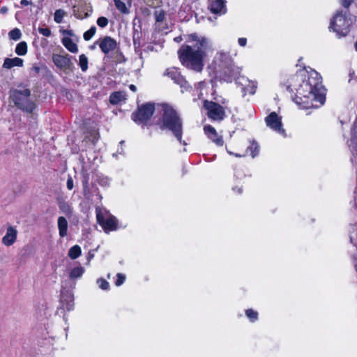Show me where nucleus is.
Returning <instances> with one entry per match:
<instances>
[{
  "mask_svg": "<svg viewBox=\"0 0 357 357\" xmlns=\"http://www.w3.org/2000/svg\"><path fill=\"white\" fill-rule=\"evenodd\" d=\"M296 91L293 100L302 109L318 107L323 105L326 101L325 89L321 83V77L316 71H312L307 75V79L305 77L303 79Z\"/></svg>",
  "mask_w": 357,
  "mask_h": 357,
  "instance_id": "obj_1",
  "label": "nucleus"
},
{
  "mask_svg": "<svg viewBox=\"0 0 357 357\" xmlns=\"http://www.w3.org/2000/svg\"><path fill=\"white\" fill-rule=\"evenodd\" d=\"M186 42L178 50L181 63L186 68L196 72H201L204 68V59L209 47L208 40L204 36L199 37L193 33L185 36Z\"/></svg>",
  "mask_w": 357,
  "mask_h": 357,
  "instance_id": "obj_2",
  "label": "nucleus"
},
{
  "mask_svg": "<svg viewBox=\"0 0 357 357\" xmlns=\"http://www.w3.org/2000/svg\"><path fill=\"white\" fill-rule=\"evenodd\" d=\"M162 116L157 123L159 128L162 130L171 131L180 143L186 145L185 142L182 140L183 121L178 112L166 103L162 105Z\"/></svg>",
  "mask_w": 357,
  "mask_h": 357,
  "instance_id": "obj_3",
  "label": "nucleus"
},
{
  "mask_svg": "<svg viewBox=\"0 0 357 357\" xmlns=\"http://www.w3.org/2000/svg\"><path fill=\"white\" fill-rule=\"evenodd\" d=\"M340 1L345 10H338L336 11L335 14L331 19L328 29L335 33L338 38H342L348 35L353 24L349 8L354 0Z\"/></svg>",
  "mask_w": 357,
  "mask_h": 357,
  "instance_id": "obj_4",
  "label": "nucleus"
},
{
  "mask_svg": "<svg viewBox=\"0 0 357 357\" xmlns=\"http://www.w3.org/2000/svg\"><path fill=\"white\" fill-rule=\"evenodd\" d=\"M218 60L220 68V80L231 83L234 79L237 82L238 76L240 75L241 68L234 65L232 58L229 53H220Z\"/></svg>",
  "mask_w": 357,
  "mask_h": 357,
  "instance_id": "obj_5",
  "label": "nucleus"
},
{
  "mask_svg": "<svg viewBox=\"0 0 357 357\" xmlns=\"http://www.w3.org/2000/svg\"><path fill=\"white\" fill-rule=\"evenodd\" d=\"M9 98L14 105L24 112L32 113L36 107L35 102L30 99L31 90L25 89L19 90L12 89L10 90Z\"/></svg>",
  "mask_w": 357,
  "mask_h": 357,
  "instance_id": "obj_6",
  "label": "nucleus"
},
{
  "mask_svg": "<svg viewBox=\"0 0 357 357\" xmlns=\"http://www.w3.org/2000/svg\"><path fill=\"white\" fill-rule=\"evenodd\" d=\"M155 112V104L153 102H146L138 105L136 110L131 114V119L137 124L142 125V127L147 125Z\"/></svg>",
  "mask_w": 357,
  "mask_h": 357,
  "instance_id": "obj_7",
  "label": "nucleus"
},
{
  "mask_svg": "<svg viewBox=\"0 0 357 357\" xmlns=\"http://www.w3.org/2000/svg\"><path fill=\"white\" fill-rule=\"evenodd\" d=\"M204 107L207 110L208 117L213 121H221L226 116L224 107L217 102L204 100Z\"/></svg>",
  "mask_w": 357,
  "mask_h": 357,
  "instance_id": "obj_8",
  "label": "nucleus"
},
{
  "mask_svg": "<svg viewBox=\"0 0 357 357\" xmlns=\"http://www.w3.org/2000/svg\"><path fill=\"white\" fill-rule=\"evenodd\" d=\"M96 219L98 223L102 226V229L106 232L107 231H115L118 229V220L113 215H110L105 219L100 211H97Z\"/></svg>",
  "mask_w": 357,
  "mask_h": 357,
  "instance_id": "obj_9",
  "label": "nucleus"
},
{
  "mask_svg": "<svg viewBox=\"0 0 357 357\" xmlns=\"http://www.w3.org/2000/svg\"><path fill=\"white\" fill-rule=\"evenodd\" d=\"M168 77H169L174 83L178 84L181 88L185 89V91L190 89L191 87L188 82L185 80L184 77L181 75V73L176 68H168L166 70V73Z\"/></svg>",
  "mask_w": 357,
  "mask_h": 357,
  "instance_id": "obj_10",
  "label": "nucleus"
},
{
  "mask_svg": "<svg viewBox=\"0 0 357 357\" xmlns=\"http://www.w3.org/2000/svg\"><path fill=\"white\" fill-rule=\"evenodd\" d=\"M71 56L68 54L61 55L54 54L52 55V61L54 65L59 69L71 70L73 63L70 59Z\"/></svg>",
  "mask_w": 357,
  "mask_h": 357,
  "instance_id": "obj_11",
  "label": "nucleus"
},
{
  "mask_svg": "<svg viewBox=\"0 0 357 357\" xmlns=\"http://www.w3.org/2000/svg\"><path fill=\"white\" fill-rule=\"evenodd\" d=\"M265 121L266 126L273 130L279 133L284 132V130L282 128L281 119L278 116L276 112H273L268 115L265 119Z\"/></svg>",
  "mask_w": 357,
  "mask_h": 357,
  "instance_id": "obj_12",
  "label": "nucleus"
},
{
  "mask_svg": "<svg viewBox=\"0 0 357 357\" xmlns=\"http://www.w3.org/2000/svg\"><path fill=\"white\" fill-rule=\"evenodd\" d=\"M98 46L102 53L107 54L116 50L117 42L114 38L107 36L99 39Z\"/></svg>",
  "mask_w": 357,
  "mask_h": 357,
  "instance_id": "obj_13",
  "label": "nucleus"
},
{
  "mask_svg": "<svg viewBox=\"0 0 357 357\" xmlns=\"http://www.w3.org/2000/svg\"><path fill=\"white\" fill-rule=\"evenodd\" d=\"M73 295L70 292L66 291L65 293H61L60 299L61 308L63 310H66L67 311H70L73 310Z\"/></svg>",
  "mask_w": 357,
  "mask_h": 357,
  "instance_id": "obj_14",
  "label": "nucleus"
},
{
  "mask_svg": "<svg viewBox=\"0 0 357 357\" xmlns=\"http://www.w3.org/2000/svg\"><path fill=\"white\" fill-rule=\"evenodd\" d=\"M17 231L12 226L6 229L5 236L2 238V243L6 246L12 245L17 240Z\"/></svg>",
  "mask_w": 357,
  "mask_h": 357,
  "instance_id": "obj_15",
  "label": "nucleus"
},
{
  "mask_svg": "<svg viewBox=\"0 0 357 357\" xmlns=\"http://www.w3.org/2000/svg\"><path fill=\"white\" fill-rule=\"evenodd\" d=\"M204 130L205 134L208 136V137L211 139L213 142H215L218 146H222L224 144V141L222 137H218V133L215 129L210 126H205L204 128Z\"/></svg>",
  "mask_w": 357,
  "mask_h": 357,
  "instance_id": "obj_16",
  "label": "nucleus"
},
{
  "mask_svg": "<svg viewBox=\"0 0 357 357\" xmlns=\"http://www.w3.org/2000/svg\"><path fill=\"white\" fill-rule=\"evenodd\" d=\"M89 174L87 172H82V184L83 187V195L84 197L90 199L93 196V192L89 187Z\"/></svg>",
  "mask_w": 357,
  "mask_h": 357,
  "instance_id": "obj_17",
  "label": "nucleus"
},
{
  "mask_svg": "<svg viewBox=\"0 0 357 357\" xmlns=\"http://www.w3.org/2000/svg\"><path fill=\"white\" fill-rule=\"evenodd\" d=\"M352 155H357V119L354 121L351 128V137L349 145Z\"/></svg>",
  "mask_w": 357,
  "mask_h": 357,
  "instance_id": "obj_18",
  "label": "nucleus"
},
{
  "mask_svg": "<svg viewBox=\"0 0 357 357\" xmlns=\"http://www.w3.org/2000/svg\"><path fill=\"white\" fill-rule=\"evenodd\" d=\"M211 12L215 14L220 13L225 9V0H211L208 5Z\"/></svg>",
  "mask_w": 357,
  "mask_h": 357,
  "instance_id": "obj_19",
  "label": "nucleus"
},
{
  "mask_svg": "<svg viewBox=\"0 0 357 357\" xmlns=\"http://www.w3.org/2000/svg\"><path fill=\"white\" fill-rule=\"evenodd\" d=\"M23 59L19 57H15L13 59L6 58L3 64V68L10 69L15 66L22 67L23 66Z\"/></svg>",
  "mask_w": 357,
  "mask_h": 357,
  "instance_id": "obj_20",
  "label": "nucleus"
},
{
  "mask_svg": "<svg viewBox=\"0 0 357 357\" xmlns=\"http://www.w3.org/2000/svg\"><path fill=\"white\" fill-rule=\"evenodd\" d=\"M58 229L59 236L62 238L67 236L68 232V221L67 220L63 217L60 216L57 220Z\"/></svg>",
  "mask_w": 357,
  "mask_h": 357,
  "instance_id": "obj_21",
  "label": "nucleus"
},
{
  "mask_svg": "<svg viewBox=\"0 0 357 357\" xmlns=\"http://www.w3.org/2000/svg\"><path fill=\"white\" fill-rule=\"evenodd\" d=\"M58 206L60 211L67 217L70 218L73 215V208L63 199L58 200Z\"/></svg>",
  "mask_w": 357,
  "mask_h": 357,
  "instance_id": "obj_22",
  "label": "nucleus"
},
{
  "mask_svg": "<svg viewBox=\"0 0 357 357\" xmlns=\"http://www.w3.org/2000/svg\"><path fill=\"white\" fill-rule=\"evenodd\" d=\"M63 46L70 52L77 53L78 52L77 45L73 41L70 37H64L61 40Z\"/></svg>",
  "mask_w": 357,
  "mask_h": 357,
  "instance_id": "obj_23",
  "label": "nucleus"
},
{
  "mask_svg": "<svg viewBox=\"0 0 357 357\" xmlns=\"http://www.w3.org/2000/svg\"><path fill=\"white\" fill-rule=\"evenodd\" d=\"M259 146L255 140L250 141V145L246 149V152H250L252 158L256 157L259 154Z\"/></svg>",
  "mask_w": 357,
  "mask_h": 357,
  "instance_id": "obj_24",
  "label": "nucleus"
},
{
  "mask_svg": "<svg viewBox=\"0 0 357 357\" xmlns=\"http://www.w3.org/2000/svg\"><path fill=\"white\" fill-rule=\"evenodd\" d=\"M123 99V95L121 91H115L110 94L109 102L112 105H117Z\"/></svg>",
  "mask_w": 357,
  "mask_h": 357,
  "instance_id": "obj_25",
  "label": "nucleus"
},
{
  "mask_svg": "<svg viewBox=\"0 0 357 357\" xmlns=\"http://www.w3.org/2000/svg\"><path fill=\"white\" fill-rule=\"evenodd\" d=\"M116 9L123 15H128L130 13L129 8L126 6V3L121 0H113Z\"/></svg>",
  "mask_w": 357,
  "mask_h": 357,
  "instance_id": "obj_26",
  "label": "nucleus"
},
{
  "mask_svg": "<svg viewBox=\"0 0 357 357\" xmlns=\"http://www.w3.org/2000/svg\"><path fill=\"white\" fill-rule=\"evenodd\" d=\"M15 53L19 56H24L27 52V44L24 41L19 43L15 50Z\"/></svg>",
  "mask_w": 357,
  "mask_h": 357,
  "instance_id": "obj_27",
  "label": "nucleus"
},
{
  "mask_svg": "<svg viewBox=\"0 0 357 357\" xmlns=\"http://www.w3.org/2000/svg\"><path fill=\"white\" fill-rule=\"evenodd\" d=\"M81 248L75 245L70 248L68 251V256L71 259H75L79 257L81 255Z\"/></svg>",
  "mask_w": 357,
  "mask_h": 357,
  "instance_id": "obj_28",
  "label": "nucleus"
},
{
  "mask_svg": "<svg viewBox=\"0 0 357 357\" xmlns=\"http://www.w3.org/2000/svg\"><path fill=\"white\" fill-rule=\"evenodd\" d=\"M84 272V268L82 266H77L73 268L70 273V278L71 279H76L80 278Z\"/></svg>",
  "mask_w": 357,
  "mask_h": 357,
  "instance_id": "obj_29",
  "label": "nucleus"
},
{
  "mask_svg": "<svg viewBox=\"0 0 357 357\" xmlns=\"http://www.w3.org/2000/svg\"><path fill=\"white\" fill-rule=\"evenodd\" d=\"M79 66L82 72H86L88 69V58L84 54L79 56Z\"/></svg>",
  "mask_w": 357,
  "mask_h": 357,
  "instance_id": "obj_30",
  "label": "nucleus"
},
{
  "mask_svg": "<svg viewBox=\"0 0 357 357\" xmlns=\"http://www.w3.org/2000/svg\"><path fill=\"white\" fill-rule=\"evenodd\" d=\"M153 15L155 22L158 23L162 22L165 19V12L162 9H156L153 13Z\"/></svg>",
  "mask_w": 357,
  "mask_h": 357,
  "instance_id": "obj_31",
  "label": "nucleus"
},
{
  "mask_svg": "<svg viewBox=\"0 0 357 357\" xmlns=\"http://www.w3.org/2000/svg\"><path fill=\"white\" fill-rule=\"evenodd\" d=\"M142 37V33L139 31V33H132V41L133 45L135 48V51L137 52V49L140 48V38Z\"/></svg>",
  "mask_w": 357,
  "mask_h": 357,
  "instance_id": "obj_32",
  "label": "nucleus"
},
{
  "mask_svg": "<svg viewBox=\"0 0 357 357\" xmlns=\"http://www.w3.org/2000/svg\"><path fill=\"white\" fill-rule=\"evenodd\" d=\"M8 36H9L10 39L16 41L21 38L22 33L19 29L15 28V29H12L11 31H10V32L8 33Z\"/></svg>",
  "mask_w": 357,
  "mask_h": 357,
  "instance_id": "obj_33",
  "label": "nucleus"
},
{
  "mask_svg": "<svg viewBox=\"0 0 357 357\" xmlns=\"http://www.w3.org/2000/svg\"><path fill=\"white\" fill-rule=\"evenodd\" d=\"M96 181L99 183V185L104 187L109 185V179L103 175L96 174Z\"/></svg>",
  "mask_w": 357,
  "mask_h": 357,
  "instance_id": "obj_34",
  "label": "nucleus"
},
{
  "mask_svg": "<svg viewBox=\"0 0 357 357\" xmlns=\"http://www.w3.org/2000/svg\"><path fill=\"white\" fill-rule=\"evenodd\" d=\"M66 14V12L62 9H58L54 13V21L59 24L63 21V18Z\"/></svg>",
  "mask_w": 357,
  "mask_h": 357,
  "instance_id": "obj_35",
  "label": "nucleus"
},
{
  "mask_svg": "<svg viewBox=\"0 0 357 357\" xmlns=\"http://www.w3.org/2000/svg\"><path fill=\"white\" fill-rule=\"evenodd\" d=\"M245 314L252 322H255L258 319L257 312L253 310L252 309L246 310Z\"/></svg>",
  "mask_w": 357,
  "mask_h": 357,
  "instance_id": "obj_36",
  "label": "nucleus"
},
{
  "mask_svg": "<svg viewBox=\"0 0 357 357\" xmlns=\"http://www.w3.org/2000/svg\"><path fill=\"white\" fill-rule=\"evenodd\" d=\"M96 32V27L95 26H92L88 31L84 32L83 35V38L85 40L88 41L91 39V38L95 35Z\"/></svg>",
  "mask_w": 357,
  "mask_h": 357,
  "instance_id": "obj_37",
  "label": "nucleus"
},
{
  "mask_svg": "<svg viewBox=\"0 0 357 357\" xmlns=\"http://www.w3.org/2000/svg\"><path fill=\"white\" fill-rule=\"evenodd\" d=\"M97 284H98L99 288L102 290H109V282L105 280L104 278H99L97 280Z\"/></svg>",
  "mask_w": 357,
  "mask_h": 357,
  "instance_id": "obj_38",
  "label": "nucleus"
},
{
  "mask_svg": "<svg viewBox=\"0 0 357 357\" xmlns=\"http://www.w3.org/2000/svg\"><path fill=\"white\" fill-rule=\"evenodd\" d=\"M116 278L117 279L115 281V285L119 287L124 283L126 280V275L123 273H117Z\"/></svg>",
  "mask_w": 357,
  "mask_h": 357,
  "instance_id": "obj_39",
  "label": "nucleus"
},
{
  "mask_svg": "<svg viewBox=\"0 0 357 357\" xmlns=\"http://www.w3.org/2000/svg\"><path fill=\"white\" fill-rule=\"evenodd\" d=\"M108 20L105 17H100L97 20V24L101 28L106 27L108 24Z\"/></svg>",
  "mask_w": 357,
  "mask_h": 357,
  "instance_id": "obj_40",
  "label": "nucleus"
},
{
  "mask_svg": "<svg viewBox=\"0 0 357 357\" xmlns=\"http://www.w3.org/2000/svg\"><path fill=\"white\" fill-rule=\"evenodd\" d=\"M257 85L255 83L249 84L246 87H243V90L248 91L249 93L253 95L256 92Z\"/></svg>",
  "mask_w": 357,
  "mask_h": 357,
  "instance_id": "obj_41",
  "label": "nucleus"
},
{
  "mask_svg": "<svg viewBox=\"0 0 357 357\" xmlns=\"http://www.w3.org/2000/svg\"><path fill=\"white\" fill-rule=\"evenodd\" d=\"M38 30L44 36L49 37L51 36V31L49 28L39 27Z\"/></svg>",
  "mask_w": 357,
  "mask_h": 357,
  "instance_id": "obj_42",
  "label": "nucleus"
},
{
  "mask_svg": "<svg viewBox=\"0 0 357 357\" xmlns=\"http://www.w3.org/2000/svg\"><path fill=\"white\" fill-rule=\"evenodd\" d=\"M66 186L68 190H72L73 188V179L72 176H68L67 182H66Z\"/></svg>",
  "mask_w": 357,
  "mask_h": 357,
  "instance_id": "obj_43",
  "label": "nucleus"
},
{
  "mask_svg": "<svg viewBox=\"0 0 357 357\" xmlns=\"http://www.w3.org/2000/svg\"><path fill=\"white\" fill-rule=\"evenodd\" d=\"M93 194L95 193L96 195L98 197V199L101 200L102 199V195H100L99 190L98 188L94 187L92 185V190H91Z\"/></svg>",
  "mask_w": 357,
  "mask_h": 357,
  "instance_id": "obj_44",
  "label": "nucleus"
},
{
  "mask_svg": "<svg viewBox=\"0 0 357 357\" xmlns=\"http://www.w3.org/2000/svg\"><path fill=\"white\" fill-rule=\"evenodd\" d=\"M40 71V67L36 65L33 66L31 68V72L34 73L35 75L39 74Z\"/></svg>",
  "mask_w": 357,
  "mask_h": 357,
  "instance_id": "obj_45",
  "label": "nucleus"
},
{
  "mask_svg": "<svg viewBox=\"0 0 357 357\" xmlns=\"http://www.w3.org/2000/svg\"><path fill=\"white\" fill-rule=\"evenodd\" d=\"M238 42L239 45L244 47L246 45L247 39L245 38H238Z\"/></svg>",
  "mask_w": 357,
  "mask_h": 357,
  "instance_id": "obj_46",
  "label": "nucleus"
},
{
  "mask_svg": "<svg viewBox=\"0 0 357 357\" xmlns=\"http://www.w3.org/2000/svg\"><path fill=\"white\" fill-rule=\"evenodd\" d=\"M62 33L68 36H73V31L72 30H63Z\"/></svg>",
  "mask_w": 357,
  "mask_h": 357,
  "instance_id": "obj_47",
  "label": "nucleus"
},
{
  "mask_svg": "<svg viewBox=\"0 0 357 357\" xmlns=\"http://www.w3.org/2000/svg\"><path fill=\"white\" fill-rule=\"evenodd\" d=\"M233 191L236 192L238 194H241L243 192V188H238V187H234L232 188Z\"/></svg>",
  "mask_w": 357,
  "mask_h": 357,
  "instance_id": "obj_48",
  "label": "nucleus"
},
{
  "mask_svg": "<svg viewBox=\"0 0 357 357\" xmlns=\"http://www.w3.org/2000/svg\"><path fill=\"white\" fill-rule=\"evenodd\" d=\"M20 3L22 6H28L29 4H31V2L28 0H21Z\"/></svg>",
  "mask_w": 357,
  "mask_h": 357,
  "instance_id": "obj_49",
  "label": "nucleus"
},
{
  "mask_svg": "<svg viewBox=\"0 0 357 357\" xmlns=\"http://www.w3.org/2000/svg\"><path fill=\"white\" fill-rule=\"evenodd\" d=\"M183 40V38L181 36H177L174 38V41L176 43H180Z\"/></svg>",
  "mask_w": 357,
  "mask_h": 357,
  "instance_id": "obj_50",
  "label": "nucleus"
},
{
  "mask_svg": "<svg viewBox=\"0 0 357 357\" xmlns=\"http://www.w3.org/2000/svg\"><path fill=\"white\" fill-rule=\"evenodd\" d=\"M99 40H96L92 45L89 47L91 50H94L96 47V45H98Z\"/></svg>",
  "mask_w": 357,
  "mask_h": 357,
  "instance_id": "obj_51",
  "label": "nucleus"
},
{
  "mask_svg": "<svg viewBox=\"0 0 357 357\" xmlns=\"http://www.w3.org/2000/svg\"><path fill=\"white\" fill-rule=\"evenodd\" d=\"M129 89H130L131 91H134V92H135V91H137V87H136V86H135V85H134V84H130V85L129 86Z\"/></svg>",
  "mask_w": 357,
  "mask_h": 357,
  "instance_id": "obj_52",
  "label": "nucleus"
},
{
  "mask_svg": "<svg viewBox=\"0 0 357 357\" xmlns=\"http://www.w3.org/2000/svg\"><path fill=\"white\" fill-rule=\"evenodd\" d=\"M135 52L139 55V59H142V52L140 49H137V52Z\"/></svg>",
  "mask_w": 357,
  "mask_h": 357,
  "instance_id": "obj_53",
  "label": "nucleus"
},
{
  "mask_svg": "<svg viewBox=\"0 0 357 357\" xmlns=\"http://www.w3.org/2000/svg\"><path fill=\"white\" fill-rule=\"evenodd\" d=\"M93 257V254H92L91 252H89V255H88V259L90 260L91 259H92Z\"/></svg>",
  "mask_w": 357,
  "mask_h": 357,
  "instance_id": "obj_54",
  "label": "nucleus"
},
{
  "mask_svg": "<svg viewBox=\"0 0 357 357\" xmlns=\"http://www.w3.org/2000/svg\"><path fill=\"white\" fill-rule=\"evenodd\" d=\"M140 31H139L135 26H133V31L132 33H139Z\"/></svg>",
  "mask_w": 357,
  "mask_h": 357,
  "instance_id": "obj_55",
  "label": "nucleus"
},
{
  "mask_svg": "<svg viewBox=\"0 0 357 357\" xmlns=\"http://www.w3.org/2000/svg\"><path fill=\"white\" fill-rule=\"evenodd\" d=\"M6 10H7V9L5 8H3L1 9V12H2V13H6Z\"/></svg>",
  "mask_w": 357,
  "mask_h": 357,
  "instance_id": "obj_56",
  "label": "nucleus"
},
{
  "mask_svg": "<svg viewBox=\"0 0 357 357\" xmlns=\"http://www.w3.org/2000/svg\"><path fill=\"white\" fill-rule=\"evenodd\" d=\"M122 152H123V149H122V147H121V149L118 150V153H122Z\"/></svg>",
  "mask_w": 357,
  "mask_h": 357,
  "instance_id": "obj_57",
  "label": "nucleus"
},
{
  "mask_svg": "<svg viewBox=\"0 0 357 357\" xmlns=\"http://www.w3.org/2000/svg\"><path fill=\"white\" fill-rule=\"evenodd\" d=\"M122 152H123V149H122V147H121V149L118 150V153H122Z\"/></svg>",
  "mask_w": 357,
  "mask_h": 357,
  "instance_id": "obj_58",
  "label": "nucleus"
},
{
  "mask_svg": "<svg viewBox=\"0 0 357 357\" xmlns=\"http://www.w3.org/2000/svg\"><path fill=\"white\" fill-rule=\"evenodd\" d=\"M287 89L288 91H292V90L291 89V86H290V85H289V86H287Z\"/></svg>",
  "mask_w": 357,
  "mask_h": 357,
  "instance_id": "obj_59",
  "label": "nucleus"
},
{
  "mask_svg": "<svg viewBox=\"0 0 357 357\" xmlns=\"http://www.w3.org/2000/svg\"><path fill=\"white\" fill-rule=\"evenodd\" d=\"M121 56H122L123 61H126V59H125L124 56L122 54H121Z\"/></svg>",
  "mask_w": 357,
  "mask_h": 357,
  "instance_id": "obj_60",
  "label": "nucleus"
},
{
  "mask_svg": "<svg viewBox=\"0 0 357 357\" xmlns=\"http://www.w3.org/2000/svg\"><path fill=\"white\" fill-rule=\"evenodd\" d=\"M354 46H355V49H356V50L357 51V41L355 43Z\"/></svg>",
  "mask_w": 357,
  "mask_h": 357,
  "instance_id": "obj_61",
  "label": "nucleus"
},
{
  "mask_svg": "<svg viewBox=\"0 0 357 357\" xmlns=\"http://www.w3.org/2000/svg\"><path fill=\"white\" fill-rule=\"evenodd\" d=\"M119 144H121V146L123 145L124 141L123 140L121 141Z\"/></svg>",
  "mask_w": 357,
  "mask_h": 357,
  "instance_id": "obj_62",
  "label": "nucleus"
},
{
  "mask_svg": "<svg viewBox=\"0 0 357 357\" xmlns=\"http://www.w3.org/2000/svg\"><path fill=\"white\" fill-rule=\"evenodd\" d=\"M235 156H236V157H241V155H239V154H237V153H236V154H235Z\"/></svg>",
  "mask_w": 357,
  "mask_h": 357,
  "instance_id": "obj_63",
  "label": "nucleus"
},
{
  "mask_svg": "<svg viewBox=\"0 0 357 357\" xmlns=\"http://www.w3.org/2000/svg\"><path fill=\"white\" fill-rule=\"evenodd\" d=\"M221 103H222V105H224V104L225 103V100H222V101L221 102Z\"/></svg>",
  "mask_w": 357,
  "mask_h": 357,
  "instance_id": "obj_64",
  "label": "nucleus"
}]
</instances>
